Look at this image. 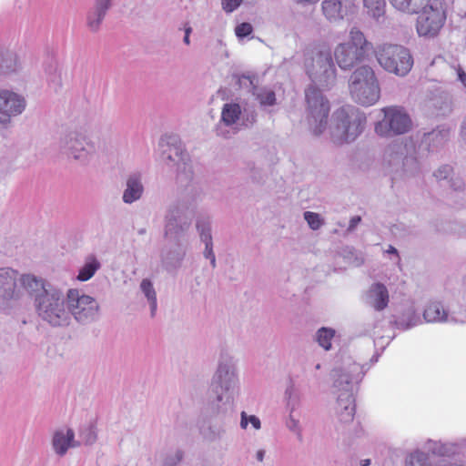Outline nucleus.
I'll list each match as a JSON object with an SVG mask.
<instances>
[{"label": "nucleus", "mask_w": 466, "mask_h": 466, "mask_svg": "<svg viewBox=\"0 0 466 466\" xmlns=\"http://www.w3.org/2000/svg\"><path fill=\"white\" fill-rule=\"evenodd\" d=\"M74 440V431L67 430L65 434L63 431H56L53 438V446L56 453L64 455Z\"/></svg>", "instance_id": "obj_18"}, {"label": "nucleus", "mask_w": 466, "mask_h": 466, "mask_svg": "<svg viewBox=\"0 0 466 466\" xmlns=\"http://www.w3.org/2000/svg\"><path fill=\"white\" fill-rule=\"evenodd\" d=\"M263 458H264V451H258L257 452V459H258V461H262Z\"/></svg>", "instance_id": "obj_42"}, {"label": "nucleus", "mask_w": 466, "mask_h": 466, "mask_svg": "<svg viewBox=\"0 0 466 466\" xmlns=\"http://www.w3.org/2000/svg\"><path fill=\"white\" fill-rule=\"evenodd\" d=\"M304 218L308 222L309 228L313 230L319 229L323 224V219L318 213L306 211L304 213Z\"/></svg>", "instance_id": "obj_30"}, {"label": "nucleus", "mask_w": 466, "mask_h": 466, "mask_svg": "<svg viewBox=\"0 0 466 466\" xmlns=\"http://www.w3.org/2000/svg\"><path fill=\"white\" fill-rule=\"evenodd\" d=\"M17 272L12 268H0V297L5 300L17 299L21 296Z\"/></svg>", "instance_id": "obj_12"}, {"label": "nucleus", "mask_w": 466, "mask_h": 466, "mask_svg": "<svg viewBox=\"0 0 466 466\" xmlns=\"http://www.w3.org/2000/svg\"><path fill=\"white\" fill-rule=\"evenodd\" d=\"M325 17L336 22L350 12L354 7V0H324L321 5Z\"/></svg>", "instance_id": "obj_13"}, {"label": "nucleus", "mask_w": 466, "mask_h": 466, "mask_svg": "<svg viewBox=\"0 0 466 466\" xmlns=\"http://www.w3.org/2000/svg\"><path fill=\"white\" fill-rule=\"evenodd\" d=\"M307 118L316 135L321 134L327 127L329 114V102L321 91L310 86L306 90Z\"/></svg>", "instance_id": "obj_7"}, {"label": "nucleus", "mask_w": 466, "mask_h": 466, "mask_svg": "<svg viewBox=\"0 0 466 466\" xmlns=\"http://www.w3.org/2000/svg\"><path fill=\"white\" fill-rule=\"evenodd\" d=\"M140 287L149 301L151 312L154 315L157 310V296L153 285L150 280L143 279Z\"/></svg>", "instance_id": "obj_26"}, {"label": "nucleus", "mask_w": 466, "mask_h": 466, "mask_svg": "<svg viewBox=\"0 0 466 466\" xmlns=\"http://www.w3.org/2000/svg\"><path fill=\"white\" fill-rule=\"evenodd\" d=\"M363 2L364 6L371 16L379 18L384 15L386 6L385 0H363Z\"/></svg>", "instance_id": "obj_25"}, {"label": "nucleus", "mask_w": 466, "mask_h": 466, "mask_svg": "<svg viewBox=\"0 0 466 466\" xmlns=\"http://www.w3.org/2000/svg\"><path fill=\"white\" fill-rule=\"evenodd\" d=\"M240 425L244 429L247 428V426H248V419H247V415H246V413L244 411L241 413Z\"/></svg>", "instance_id": "obj_40"}, {"label": "nucleus", "mask_w": 466, "mask_h": 466, "mask_svg": "<svg viewBox=\"0 0 466 466\" xmlns=\"http://www.w3.org/2000/svg\"><path fill=\"white\" fill-rule=\"evenodd\" d=\"M423 317L428 322H441L447 319L448 314L441 303L431 302L424 309Z\"/></svg>", "instance_id": "obj_20"}, {"label": "nucleus", "mask_w": 466, "mask_h": 466, "mask_svg": "<svg viewBox=\"0 0 466 466\" xmlns=\"http://www.w3.org/2000/svg\"><path fill=\"white\" fill-rule=\"evenodd\" d=\"M172 150H174L175 155H176L177 157H179L181 159H183V150H182V148H181L180 145H179V146H175V145H174V146H173V147H170V148H169V151H170V152H171Z\"/></svg>", "instance_id": "obj_37"}, {"label": "nucleus", "mask_w": 466, "mask_h": 466, "mask_svg": "<svg viewBox=\"0 0 466 466\" xmlns=\"http://www.w3.org/2000/svg\"><path fill=\"white\" fill-rule=\"evenodd\" d=\"M406 466H431L427 455L420 451L411 453L406 461Z\"/></svg>", "instance_id": "obj_28"}, {"label": "nucleus", "mask_w": 466, "mask_h": 466, "mask_svg": "<svg viewBox=\"0 0 466 466\" xmlns=\"http://www.w3.org/2000/svg\"><path fill=\"white\" fill-rule=\"evenodd\" d=\"M181 460V456H178L177 457V461H179Z\"/></svg>", "instance_id": "obj_48"}, {"label": "nucleus", "mask_w": 466, "mask_h": 466, "mask_svg": "<svg viewBox=\"0 0 466 466\" xmlns=\"http://www.w3.org/2000/svg\"><path fill=\"white\" fill-rule=\"evenodd\" d=\"M143 192V186L140 182L139 177L131 176L127 182V189L123 195V200L126 203H132L138 199Z\"/></svg>", "instance_id": "obj_17"}, {"label": "nucleus", "mask_w": 466, "mask_h": 466, "mask_svg": "<svg viewBox=\"0 0 466 466\" xmlns=\"http://www.w3.org/2000/svg\"><path fill=\"white\" fill-rule=\"evenodd\" d=\"M168 158H169V159H173V158H172V156H171L170 154L168 155Z\"/></svg>", "instance_id": "obj_47"}, {"label": "nucleus", "mask_w": 466, "mask_h": 466, "mask_svg": "<svg viewBox=\"0 0 466 466\" xmlns=\"http://www.w3.org/2000/svg\"><path fill=\"white\" fill-rule=\"evenodd\" d=\"M350 92L352 98L362 106H371L379 100L380 89L371 67L360 66L352 73Z\"/></svg>", "instance_id": "obj_3"}, {"label": "nucleus", "mask_w": 466, "mask_h": 466, "mask_svg": "<svg viewBox=\"0 0 466 466\" xmlns=\"http://www.w3.org/2000/svg\"><path fill=\"white\" fill-rule=\"evenodd\" d=\"M383 117L375 126V132L380 137H392L408 133L412 127L410 115L400 106L381 108Z\"/></svg>", "instance_id": "obj_6"}, {"label": "nucleus", "mask_w": 466, "mask_h": 466, "mask_svg": "<svg viewBox=\"0 0 466 466\" xmlns=\"http://www.w3.org/2000/svg\"><path fill=\"white\" fill-rule=\"evenodd\" d=\"M431 0H390L391 5L397 10L406 14H417Z\"/></svg>", "instance_id": "obj_16"}, {"label": "nucleus", "mask_w": 466, "mask_h": 466, "mask_svg": "<svg viewBox=\"0 0 466 466\" xmlns=\"http://www.w3.org/2000/svg\"><path fill=\"white\" fill-rule=\"evenodd\" d=\"M455 190L461 189L463 187V182L461 179H456L452 181L451 185Z\"/></svg>", "instance_id": "obj_39"}, {"label": "nucleus", "mask_w": 466, "mask_h": 466, "mask_svg": "<svg viewBox=\"0 0 466 466\" xmlns=\"http://www.w3.org/2000/svg\"><path fill=\"white\" fill-rule=\"evenodd\" d=\"M459 77H460V80L462 82V84L464 86H466V73H464L463 71H460Z\"/></svg>", "instance_id": "obj_41"}, {"label": "nucleus", "mask_w": 466, "mask_h": 466, "mask_svg": "<svg viewBox=\"0 0 466 466\" xmlns=\"http://www.w3.org/2000/svg\"><path fill=\"white\" fill-rule=\"evenodd\" d=\"M376 57L386 71L400 76H406L413 66V58L409 49L399 45L380 46Z\"/></svg>", "instance_id": "obj_5"}, {"label": "nucleus", "mask_w": 466, "mask_h": 466, "mask_svg": "<svg viewBox=\"0 0 466 466\" xmlns=\"http://www.w3.org/2000/svg\"><path fill=\"white\" fill-rule=\"evenodd\" d=\"M371 44L364 34L353 27L349 34V41L339 44L334 49V58L342 69H350L360 63L370 49Z\"/></svg>", "instance_id": "obj_2"}, {"label": "nucleus", "mask_w": 466, "mask_h": 466, "mask_svg": "<svg viewBox=\"0 0 466 466\" xmlns=\"http://www.w3.org/2000/svg\"><path fill=\"white\" fill-rule=\"evenodd\" d=\"M446 11L441 3H429L420 9L416 20V30L420 36L433 38L437 36L445 25Z\"/></svg>", "instance_id": "obj_8"}, {"label": "nucleus", "mask_w": 466, "mask_h": 466, "mask_svg": "<svg viewBox=\"0 0 466 466\" xmlns=\"http://www.w3.org/2000/svg\"><path fill=\"white\" fill-rule=\"evenodd\" d=\"M35 307L38 316L53 326H64L69 322V311L66 308L64 295L58 290L39 294L35 299Z\"/></svg>", "instance_id": "obj_4"}, {"label": "nucleus", "mask_w": 466, "mask_h": 466, "mask_svg": "<svg viewBox=\"0 0 466 466\" xmlns=\"http://www.w3.org/2000/svg\"><path fill=\"white\" fill-rule=\"evenodd\" d=\"M240 114L241 108L238 104H226L221 112V118L226 125L230 126L238 120Z\"/></svg>", "instance_id": "obj_22"}, {"label": "nucleus", "mask_w": 466, "mask_h": 466, "mask_svg": "<svg viewBox=\"0 0 466 466\" xmlns=\"http://www.w3.org/2000/svg\"><path fill=\"white\" fill-rule=\"evenodd\" d=\"M253 31L252 25L249 23H241L235 28L236 35L239 38L249 35Z\"/></svg>", "instance_id": "obj_32"}, {"label": "nucleus", "mask_w": 466, "mask_h": 466, "mask_svg": "<svg viewBox=\"0 0 466 466\" xmlns=\"http://www.w3.org/2000/svg\"><path fill=\"white\" fill-rule=\"evenodd\" d=\"M242 1L243 0H222L223 9L228 13L233 12L240 5Z\"/></svg>", "instance_id": "obj_33"}, {"label": "nucleus", "mask_w": 466, "mask_h": 466, "mask_svg": "<svg viewBox=\"0 0 466 466\" xmlns=\"http://www.w3.org/2000/svg\"><path fill=\"white\" fill-rule=\"evenodd\" d=\"M462 136L466 139V119L464 120L463 125H462Z\"/></svg>", "instance_id": "obj_44"}, {"label": "nucleus", "mask_w": 466, "mask_h": 466, "mask_svg": "<svg viewBox=\"0 0 466 466\" xmlns=\"http://www.w3.org/2000/svg\"><path fill=\"white\" fill-rule=\"evenodd\" d=\"M109 0H96V12L94 15L96 16L93 19L92 15L88 16V25L92 30H96L102 21L106 11L109 7Z\"/></svg>", "instance_id": "obj_23"}, {"label": "nucleus", "mask_w": 466, "mask_h": 466, "mask_svg": "<svg viewBox=\"0 0 466 466\" xmlns=\"http://www.w3.org/2000/svg\"><path fill=\"white\" fill-rule=\"evenodd\" d=\"M21 287L26 290L31 296H35V299L39 295L46 292L48 289L46 288L45 281L42 279H38L34 275H23L20 279Z\"/></svg>", "instance_id": "obj_15"}, {"label": "nucleus", "mask_w": 466, "mask_h": 466, "mask_svg": "<svg viewBox=\"0 0 466 466\" xmlns=\"http://www.w3.org/2000/svg\"><path fill=\"white\" fill-rule=\"evenodd\" d=\"M387 251H388L389 253L398 255V251H397V249H396L394 247H392V246H390V248H389V249H388Z\"/></svg>", "instance_id": "obj_43"}, {"label": "nucleus", "mask_w": 466, "mask_h": 466, "mask_svg": "<svg viewBox=\"0 0 466 466\" xmlns=\"http://www.w3.org/2000/svg\"><path fill=\"white\" fill-rule=\"evenodd\" d=\"M67 308L77 321L93 319L98 310L96 299L90 296L80 294L76 289H70L66 294Z\"/></svg>", "instance_id": "obj_10"}, {"label": "nucleus", "mask_w": 466, "mask_h": 466, "mask_svg": "<svg viewBox=\"0 0 466 466\" xmlns=\"http://www.w3.org/2000/svg\"><path fill=\"white\" fill-rule=\"evenodd\" d=\"M307 73L313 82L328 87L335 82L336 69L329 51H319L306 63Z\"/></svg>", "instance_id": "obj_9"}, {"label": "nucleus", "mask_w": 466, "mask_h": 466, "mask_svg": "<svg viewBox=\"0 0 466 466\" xmlns=\"http://www.w3.org/2000/svg\"><path fill=\"white\" fill-rule=\"evenodd\" d=\"M360 221L361 218L360 216H355L351 218V219L350 220L349 229H354Z\"/></svg>", "instance_id": "obj_35"}, {"label": "nucleus", "mask_w": 466, "mask_h": 466, "mask_svg": "<svg viewBox=\"0 0 466 466\" xmlns=\"http://www.w3.org/2000/svg\"><path fill=\"white\" fill-rule=\"evenodd\" d=\"M197 228L199 231L201 240L206 245L205 257L209 258L213 267H215L216 259L212 249V237L208 224L198 223Z\"/></svg>", "instance_id": "obj_21"}, {"label": "nucleus", "mask_w": 466, "mask_h": 466, "mask_svg": "<svg viewBox=\"0 0 466 466\" xmlns=\"http://www.w3.org/2000/svg\"><path fill=\"white\" fill-rule=\"evenodd\" d=\"M169 227H170V225H167V232L168 230H170V228H169Z\"/></svg>", "instance_id": "obj_46"}, {"label": "nucleus", "mask_w": 466, "mask_h": 466, "mask_svg": "<svg viewBox=\"0 0 466 466\" xmlns=\"http://www.w3.org/2000/svg\"><path fill=\"white\" fill-rule=\"evenodd\" d=\"M370 463V461L369 459L361 461V466H369Z\"/></svg>", "instance_id": "obj_45"}, {"label": "nucleus", "mask_w": 466, "mask_h": 466, "mask_svg": "<svg viewBox=\"0 0 466 466\" xmlns=\"http://www.w3.org/2000/svg\"><path fill=\"white\" fill-rule=\"evenodd\" d=\"M368 294L370 305L377 311H381L388 307L390 296L385 285L379 282L372 284Z\"/></svg>", "instance_id": "obj_14"}, {"label": "nucleus", "mask_w": 466, "mask_h": 466, "mask_svg": "<svg viewBox=\"0 0 466 466\" xmlns=\"http://www.w3.org/2000/svg\"><path fill=\"white\" fill-rule=\"evenodd\" d=\"M257 99L262 106H273L276 103L275 92L270 89H262L257 94Z\"/></svg>", "instance_id": "obj_29"}, {"label": "nucleus", "mask_w": 466, "mask_h": 466, "mask_svg": "<svg viewBox=\"0 0 466 466\" xmlns=\"http://www.w3.org/2000/svg\"><path fill=\"white\" fill-rule=\"evenodd\" d=\"M366 116L352 106H344L337 109L331 120V137L337 144L354 141L363 131Z\"/></svg>", "instance_id": "obj_1"}, {"label": "nucleus", "mask_w": 466, "mask_h": 466, "mask_svg": "<svg viewBox=\"0 0 466 466\" xmlns=\"http://www.w3.org/2000/svg\"><path fill=\"white\" fill-rule=\"evenodd\" d=\"M166 466H172V465L168 464V462H166Z\"/></svg>", "instance_id": "obj_49"}, {"label": "nucleus", "mask_w": 466, "mask_h": 466, "mask_svg": "<svg viewBox=\"0 0 466 466\" xmlns=\"http://www.w3.org/2000/svg\"><path fill=\"white\" fill-rule=\"evenodd\" d=\"M344 398L339 397L338 400L339 407L343 409L340 411V420L343 422L351 421L355 415V400L350 393H344Z\"/></svg>", "instance_id": "obj_19"}, {"label": "nucleus", "mask_w": 466, "mask_h": 466, "mask_svg": "<svg viewBox=\"0 0 466 466\" xmlns=\"http://www.w3.org/2000/svg\"><path fill=\"white\" fill-rule=\"evenodd\" d=\"M192 32V28L191 26H189L188 25H185V37H184V42L185 44L187 45H189L190 41H189V35H190V33Z\"/></svg>", "instance_id": "obj_36"}, {"label": "nucleus", "mask_w": 466, "mask_h": 466, "mask_svg": "<svg viewBox=\"0 0 466 466\" xmlns=\"http://www.w3.org/2000/svg\"><path fill=\"white\" fill-rule=\"evenodd\" d=\"M335 335V331L331 329L321 328L318 331L317 339L319 344L326 350L331 348V339Z\"/></svg>", "instance_id": "obj_27"}, {"label": "nucleus", "mask_w": 466, "mask_h": 466, "mask_svg": "<svg viewBox=\"0 0 466 466\" xmlns=\"http://www.w3.org/2000/svg\"><path fill=\"white\" fill-rule=\"evenodd\" d=\"M70 149L76 159L85 157L86 155V149L82 147V142L77 139L70 141Z\"/></svg>", "instance_id": "obj_31"}, {"label": "nucleus", "mask_w": 466, "mask_h": 466, "mask_svg": "<svg viewBox=\"0 0 466 466\" xmlns=\"http://www.w3.org/2000/svg\"><path fill=\"white\" fill-rule=\"evenodd\" d=\"M25 108V100L17 94L0 90V122L7 123L12 116L22 113Z\"/></svg>", "instance_id": "obj_11"}, {"label": "nucleus", "mask_w": 466, "mask_h": 466, "mask_svg": "<svg viewBox=\"0 0 466 466\" xmlns=\"http://www.w3.org/2000/svg\"><path fill=\"white\" fill-rule=\"evenodd\" d=\"M452 172V168L448 166V165H445V166H442L435 173H434V176L436 177L437 179L439 180H441V179H446L449 177V176L451 175V173Z\"/></svg>", "instance_id": "obj_34"}, {"label": "nucleus", "mask_w": 466, "mask_h": 466, "mask_svg": "<svg viewBox=\"0 0 466 466\" xmlns=\"http://www.w3.org/2000/svg\"><path fill=\"white\" fill-rule=\"evenodd\" d=\"M248 420L255 429L258 430L260 428V420H258V418H257L254 415H251Z\"/></svg>", "instance_id": "obj_38"}, {"label": "nucleus", "mask_w": 466, "mask_h": 466, "mask_svg": "<svg viewBox=\"0 0 466 466\" xmlns=\"http://www.w3.org/2000/svg\"><path fill=\"white\" fill-rule=\"evenodd\" d=\"M99 267L100 264L96 258H90L79 270L77 279L80 281H86L90 279L95 275Z\"/></svg>", "instance_id": "obj_24"}]
</instances>
